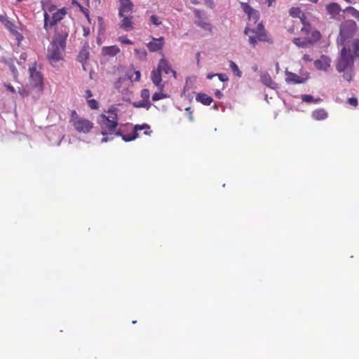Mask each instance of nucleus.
I'll list each match as a JSON object with an SVG mask.
<instances>
[{"label":"nucleus","mask_w":359,"mask_h":359,"mask_svg":"<svg viewBox=\"0 0 359 359\" xmlns=\"http://www.w3.org/2000/svg\"><path fill=\"white\" fill-rule=\"evenodd\" d=\"M109 116L101 114L98 119V123L100 126L101 134L104 136L102 142H107L113 140L115 137L121 136L125 142H130L135 140L138 137V131L144 130L145 135H149L150 127L147 124L135 125L129 134L124 135L118 127L117 114L114 111H108Z\"/></svg>","instance_id":"obj_1"},{"label":"nucleus","mask_w":359,"mask_h":359,"mask_svg":"<svg viewBox=\"0 0 359 359\" xmlns=\"http://www.w3.org/2000/svg\"><path fill=\"white\" fill-rule=\"evenodd\" d=\"M337 43L343 46L359 50V32L356 22L353 20L344 21L339 28Z\"/></svg>","instance_id":"obj_2"},{"label":"nucleus","mask_w":359,"mask_h":359,"mask_svg":"<svg viewBox=\"0 0 359 359\" xmlns=\"http://www.w3.org/2000/svg\"><path fill=\"white\" fill-rule=\"evenodd\" d=\"M244 33L249 37V43L253 47L259 41L271 43L272 39L269 36L262 22H259L256 27H246Z\"/></svg>","instance_id":"obj_3"},{"label":"nucleus","mask_w":359,"mask_h":359,"mask_svg":"<svg viewBox=\"0 0 359 359\" xmlns=\"http://www.w3.org/2000/svg\"><path fill=\"white\" fill-rule=\"evenodd\" d=\"M69 123L76 132L81 134L89 133L94 127L93 121L79 116L75 110L71 111Z\"/></svg>","instance_id":"obj_4"},{"label":"nucleus","mask_w":359,"mask_h":359,"mask_svg":"<svg viewBox=\"0 0 359 359\" xmlns=\"http://www.w3.org/2000/svg\"><path fill=\"white\" fill-rule=\"evenodd\" d=\"M67 13L66 8L57 9L55 12L52 13V16L47 13H43L44 25L43 28L46 32H48L51 28L56 26L57 22H60Z\"/></svg>","instance_id":"obj_5"},{"label":"nucleus","mask_w":359,"mask_h":359,"mask_svg":"<svg viewBox=\"0 0 359 359\" xmlns=\"http://www.w3.org/2000/svg\"><path fill=\"white\" fill-rule=\"evenodd\" d=\"M300 20L303 24L301 32L302 34L306 35V37L307 38L309 43L313 46L320 39L321 34L318 30L311 29V25L310 23L306 21L304 14H303V17H300Z\"/></svg>","instance_id":"obj_6"},{"label":"nucleus","mask_w":359,"mask_h":359,"mask_svg":"<svg viewBox=\"0 0 359 359\" xmlns=\"http://www.w3.org/2000/svg\"><path fill=\"white\" fill-rule=\"evenodd\" d=\"M65 48L50 43L47 53V58L53 66H56L57 62L63 60V53Z\"/></svg>","instance_id":"obj_7"},{"label":"nucleus","mask_w":359,"mask_h":359,"mask_svg":"<svg viewBox=\"0 0 359 359\" xmlns=\"http://www.w3.org/2000/svg\"><path fill=\"white\" fill-rule=\"evenodd\" d=\"M69 36V30L66 27H56L55 36L51 43L66 48V41Z\"/></svg>","instance_id":"obj_8"},{"label":"nucleus","mask_w":359,"mask_h":359,"mask_svg":"<svg viewBox=\"0 0 359 359\" xmlns=\"http://www.w3.org/2000/svg\"><path fill=\"white\" fill-rule=\"evenodd\" d=\"M243 11L248 16V23L246 27H254L259 20V12L252 8L248 3H241Z\"/></svg>","instance_id":"obj_9"},{"label":"nucleus","mask_w":359,"mask_h":359,"mask_svg":"<svg viewBox=\"0 0 359 359\" xmlns=\"http://www.w3.org/2000/svg\"><path fill=\"white\" fill-rule=\"evenodd\" d=\"M29 83L34 88H39L42 90L43 88V76L39 71L36 69V64L34 63L29 68Z\"/></svg>","instance_id":"obj_10"},{"label":"nucleus","mask_w":359,"mask_h":359,"mask_svg":"<svg viewBox=\"0 0 359 359\" xmlns=\"http://www.w3.org/2000/svg\"><path fill=\"white\" fill-rule=\"evenodd\" d=\"M194 13L196 17L195 24L205 31L211 33L213 28L212 24L207 21L206 18L202 15L199 10L194 9Z\"/></svg>","instance_id":"obj_11"},{"label":"nucleus","mask_w":359,"mask_h":359,"mask_svg":"<svg viewBox=\"0 0 359 359\" xmlns=\"http://www.w3.org/2000/svg\"><path fill=\"white\" fill-rule=\"evenodd\" d=\"M164 46V38L161 36L159 38L152 37V41L147 44L149 51L156 52L163 48Z\"/></svg>","instance_id":"obj_12"},{"label":"nucleus","mask_w":359,"mask_h":359,"mask_svg":"<svg viewBox=\"0 0 359 359\" xmlns=\"http://www.w3.org/2000/svg\"><path fill=\"white\" fill-rule=\"evenodd\" d=\"M120 8L118 10V15L122 16L126 14L132 13L133 4L130 0H119Z\"/></svg>","instance_id":"obj_13"},{"label":"nucleus","mask_w":359,"mask_h":359,"mask_svg":"<svg viewBox=\"0 0 359 359\" xmlns=\"http://www.w3.org/2000/svg\"><path fill=\"white\" fill-rule=\"evenodd\" d=\"M122 20L120 22V27L126 32H129L133 29V16L131 13L126 14L122 16Z\"/></svg>","instance_id":"obj_14"},{"label":"nucleus","mask_w":359,"mask_h":359,"mask_svg":"<svg viewBox=\"0 0 359 359\" xmlns=\"http://www.w3.org/2000/svg\"><path fill=\"white\" fill-rule=\"evenodd\" d=\"M157 69H159L161 72H163L166 74H172L175 78L177 77L176 72L171 68L164 57L160 60Z\"/></svg>","instance_id":"obj_15"},{"label":"nucleus","mask_w":359,"mask_h":359,"mask_svg":"<svg viewBox=\"0 0 359 359\" xmlns=\"http://www.w3.org/2000/svg\"><path fill=\"white\" fill-rule=\"evenodd\" d=\"M151 79L153 83L162 90L164 88V84L162 83L161 72L157 68L154 69L151 73Z\"/></svg>","instance_id":"obj_16"},{"label":"nucleus","mask_w":359,"mask_h":359,"mask_svg":"<svg viewBox=\"0 0 359 359\" xmlns=\"http://www.w3.org/2000/svg\"><path fill=\"white\" fill-rule=\"evenodd\" d=\"M149 97L150 92L148 89H143L141 91V97L142 100L138 102L137 107H144L146 109H149L151 107V103L149 102Z\"/></svg>","instance_id":"obj_17"},{"label":"nucleus","mask_w":359,"mask_h":359,"mask_svg":"<svg viewBox=\"0 0 359 359\" xmlns=\"http://www.w3.org/2000/svg\"><path fill=\"white\" fill-rule=\"evenodd\" d=\"M330 59L325 55H321L320 59L314 62L315 66L318 69L326 71L330 67Z\"/></svg>","instance_id":"obj_18"},{"label":"nucleus","mask_w":359,"mask_h":359,"mask_svg":"<svg viewBox=\"0 0 359 359\" xmlns=\"http://www.w3.org/2000/svg\"><path fill=\"white\" fill-rule=\"evenodd\" d=\"M286 79L285 81L288 83L292 84H299L303 83L305 81V79L299 76L295 73L291 72H285Z\"/></svg>","instance_id":"obj_19"},{"label":"nucleus","mask_w":359,"mask_h":359,"mask_svg":"<svg viewBox=\"0 0 359 359\" xmlns=\"http://www.w3.org/2000/svg\"><path fill=\"white\" fill-rule=\"evenodd\" d=\"M130 83V79L127 77L119 78L115 83V88L121 93H124Z\"/></svg>","instance_id":"obj_20"},{"label":"nucleus","mask_w":359,"mask_h":359,"mask_svg":"<svg viewBox=\"0 0 359 359\" xmlns=\"http://www.w3.org/2000/svg\"><path fill=\"white\" fill-rule=\"evenodd\" d=\"M326 11L329 15L332 18H335L338 15L341 11L340 6L337 3H331L327 5Z\"/></svg>","instance_id":"obj_21"},{"label":"nucleus","mask_w":359,"mask_h":359,"mask_svg":"<svg viewBox=\"0 0 359 359\" xmlns=\"http://www.w3.org/2000/svg\"><path fill=\"white\" fill-rule=\"evenodd\" d=\"M102 53L104 55L114 57L120 53V48L116 46H104L102 48Z\"/></svg>","instance_id":"obj_22"},{"label":"nucleus","mask_w":359,"mask_h":359,"mask_svg":"<svg viewBox=\"0 0 359 359\" xmlns=\"http://www.w3.org/2000/svg\"><path fill=\"white\" fill-rule=\"evenodd\" d=\"M196 100L203 105L209 106L212 102V98L205 93H199L196 95Z\"/></svg>","instance_id":"obj_23"},{"label":"nucleus","mask_w":359,"mask_h":359,"mask_svg":"<svg viewBox=\"0 0 359 359\" xmlns=\"http://www.w3.org/2000/svg\"><path fill=\"white\" fill-rule=\"evenodd\" d=\"M260 79L262 83L271 88H276L277 86V84L272 80L271 76L268 73H264L261 75Z\"/></svg>","instance_id":"obj_24"},{"label":"nucleus","mask_w":359,"mask_h":359,"mask_svg":"<svg viewBox=\"0 0 359 359\" xmlns=\"http://www.w3.org/2000/svg\"><path fill=\"white\" fill-rule=\"evenodd\" d=\"M311 116L316 121H323L327 118L328 114L324 109H318L312 112Z\"/></svg>","instance_id":"obj_25"},{"label":"nucleus","mask_w":359,"mask_h":359,"mask_svg":"<svg viewBox=\"0 0 359 359\" xmlns=\"http://www.w3.org/2000/svg\"><path fill=\"white\" fill-rule=\"evenodd\" d=\"M42 9L44 11V13H53L55 12L57 9L56 6L50 4V0H42L41 1Z\"/></svg>","instance_id":"obj_26"},{"label":"nucleus","mask_w":359,"mask_h":359,"mask_svg":"<svg viewBox=\"0 0 359 359\" xmlns=\"http://www.w3.org/2000/svg\"><path fill=\"white\" fill-rule=\"evenodd\" d=\"M293 43L298 46L299 48H310L311 45L309 43V41L306 37L302 38H294Z\"/></svg>","instance_id":"obj_27"},{"label":"nucleus","mask_w":359,"mask_h":359,"mask_svg":"<svg viewBox=\"0 0 359 359\" xmlns=\"http://www.w3.org/2000/svg\"><path fill=\"white\" fill-rule=\"evenodd\" d=\"M0 22L11 32L15 31V25L11 22L6 15H0Z\"/></svg>","instance_id":"obj_28"},{"label":"nucleus","mask_w":359,"mask_h":359,"mask_svg":"<svg viewBox=\"0 0 359 359\" xmlns=\"http://www.w3.org/2000/svg\"><path fill=\"white\" fill-rule=\"evenodd\" d=\"M89 56V53L86 48H82L78 56H77V60L80 62L81 63L84 65V63L86 62Z\"/></svg>","instance_id":"obj_29"},{"label":"nucleus","mask_w":359,"mask_h":359,"mask_svg":"<svg viewBox=\"0 0 359 359\" xmlns=\"http://www.w3.org/2000/svg\"><path fill=\"white\" fill-rule=\"evenodd\" d=\"M346 13L359 21V11L352 6H348L344 10Z\"/></svg>","instance_id":"obj_30"},{"label":"nucleus","mask_w":359,"mask_h":359,"mask_svg":"<svg viewBox=\"0 0 359 359\" xmlns=\"http://www.w3.org/2000/svg\"><path fill=\"white\" fill-rule=\"evenodd\" d=\"M229 67L236 76L238 77H241L242 76L241 71L239 69L238 65L233 61H230Z\"/></svg>","instance_id":"obj_31"},{"label":"nucleus","mask_w":359,"mask_h":359,"mask_svg":"<svg viewBox=\"0 0 359 359\" xmlns=\"http://www.w3.org/2000/svg\"><path fill=\"white\" fill-rule=\"evenodd\" d=\"M135 53L140 59L143 60L147 57V52L144 48L135 49Z\"/></svg>","instance_id":"obj_32"},{"label":"nucleus","mask_w":359,"mask_h":359,"mask_svg":"<svg viewBox=\"0 0 359 359\" xmlns=\"http://www.w3.org/2000/svg\"><path fill=\"white\" fill-rule=\"evenodd\" d=\"M302 101H304L305 102H307V103H310V102H314L316 103V102H318V100L320 99L316 100L314 101V99H313V96H311V95H303L302 96Z\"/></svg>","instance_id":"obj_33"},{"label":"nucleus","mask_w":359,"mask_h":359,"mask_svg":"<svg viewBox=\"0 0 359 359\" xmlns=\"http://www.w3.org/2000/svg\"><path fill=\"white\" fill-rule=\"evenodd\" d=\"M346 70H347V72H344V74H343V77L345 80H346L348 81H351L353 76V71L351 69H346Z\"/></svg>","instance_id":"obj_34"},{"label":"nucleus","mask_w":359,"mask_h":359,"mask_svg":"<svg viewBox=\"0 0 359 359\" xmlns=\"http://www.w3.org/2000/svg\"><path fill=\"white\" fill-rule=\"evenodd\" d=\"M150 22L156 25V26H158L160 25H161L162 22L161 20H160V18L156 15H152L151 17H150Z\"/></svg>","instance_id":"obj_35"},{"label":"nucleus","mask_w":359,"mask_h":359,"mask_svg":"<svg viewBox=\"0 0 359 359\" xmlns=\"http://www.w3.org/2000/svg\"><path fill=\"white\" fill-rule=\"evenodd\" d=\"M167 96L165 94L160 92V93H155L153 95H152V100L156 102V101H158L159 100H161V99H163V98H165Z\"/></svg>","instance_id":"obj_36"},{"label":"nucleus","mask_w":359,"mask_h":359,"mask_svg":"<svg viewBox=\"0 0 359 359\" xmlns=\"http://www.w3.org/2000/svg\"><path fill=\"white\" fill-rule=\"evenodd\" d=\"M88 104L91 109H97L98 108V102L95 99L88 100Z\"/></svg>","instance_id":"obj_37"},{"label":"nucleus","mask_w":359,"mask_h":359,"mask_svg":"<svg viewBox=\"0 0 359 359\" xmlns=\"http://www.w3.org/2000/svg\"><path fill=\"white\" fill-rule=\"evenodd\" d=\"M118 41L119 42H121V43H125V44H130H130L133 43V42L131 40L127 39L124 36L118 37Z\"/></svg>","instance_id":"obj_38"},{"label":"nucleus","mask_w":359,"mask_h":359,"mask_svg":"<svg viewBox=\"0 0 359 359\" xmlns=\"http://www.w3.org/2000/svg\"><path fill=\"white\" fill-rule=\"evenodd\" d=\"M215 75H217L218 79L222 82H225L229 80L228 76L225 74H215Z\"/></svg>","instance_id":"obj_39"},{"label":"nucleus","mask_w":359,"mask_h":359,"mask_svg":"<svg viewBox=\"0 0 359 359\" xmlns=\"http://www.w3.org/2000/svg\"><path fill=\"white\" fill-rule=\"evenodd\" d=\"M348 103L353 107L358 105V100L356 97H351L348 100Z\"/></svg>","instance_id":"obj_40"},{"label":"nucleus","mask_w":359,"mask_h":359,"mask_svg":"<svg viewBox=\"0 0 359 359\" xmlns=\"http://www.w3.org/2000/svg\"><path fill=\"white\" fill-rule=\"evenodd\" d=\"M302 60L304 62H307L312 61L313 59L311 57V56L309 55L305 54L303 55Z\"/></svg>","instance_id":"obj_41"},{"label":"nucleus","mask_w":359,"mask_h":359,"mask_svg":"<svg viewBox=\"0 0 359 359\" xmlns=\"http://www.w3.org/2000/svg\"><path fill=\"white\" fill-rule=\"evenodd\" d=\"M205 4L207 6L210 7V8H213L215 6V3L213 0H205Z\"/></svg>","instance_id":"obj_42"},{"label":"nucleus","mask_w":359,"mask_h":359,"mask_svg":"<svg viewBox=\"0 0 359 359\" xmlns=\"http://www.w3.org/2000/svg\"><path fill=\"white\" fill-rule=\"evenodd\" d=\"M76 4L79 6L80 8V10L87 16L88 17V11L83 8V6H81L78 2H76Z\"/></svg>","instance_id":"obj_43"},{"label":"nucleus","mask_w":359,"mask_h":359,"mask_svg":"<svg viewBox=\"0 0 359 359\" xmlns=\"http://www.w3.org/2000/svg\"><path fill=\"white\" fill-rule=\"evenodd\" d=\"M135 81H139L140 80V77H141L140 72V71H135Z\"/></svg>","instance_id":"obj_44"},{"label":"nucleus","mask_w":359,"mask_h":359,"mask_svg":"<svg viewBox=\"0 0 359 359\" xmlns=\"http://www.w3.org/2000/svg\"><path fill=\"white\" fill-rule=\"evenodd\" d=\"M186 111H187L189 112V118L191 121H192L194 120V118H193V115H192V111H191V107H187L186 109Z\"/></svg>","instance_id":"obj_45"},{"label":"nucleus","mask_w":359,"mask_h":359,"mask_svg":"<svg viewBox=\"0 0 359 359\" xmlns=\"http://www.w3.org/2000/svg\"><path fill=\"white\" fill-rule=\"evenodd\" d=\"M215 95L219 99H220L222 97V95H223L222 92L220 90H216V92L215 93Z\"/></svg>","instance_id":"obj_46"},{"label":"nucleus","mask_w":359,"mask_h":359,"mask_svg":"<svg viewBox=\"0 0 359 359\" xmlns=\"http://www.w3.org/2000/svg\"><path fill=\"white\" fill-rule=\"evenodd\" d=\"M86 97H90L93 95V94H92V93H91V91L90 90H87L86 91Z\"/></svg>","instance_id":"obj_47"},{"label":"nucleus","mask_w":359,"mask_h":359,"mask_svg":"<svg viewBox=\"0 0 359 359\" xmlns=\"http://www.w3.org/2000/svg\"><path fill=\"white\" fill-rule=\"evenodd\" d=\"M200 56H201L200 53H199V52H198V53H197V54H196V60H197V63H198V64H199V62H200Z\"/></svg>","instance_id":"obj_48"},{"label":"nucleus","mask_w":359,"mask_h":359,"mask_svg":"<svg viewBox=\"0 0 359 359\" xmlns=\"http://www.w3.org/2000/svg\"><path fill=\"white\" fill-rule=\"evenodd\" d=\"M214 76H217V75H215V74H209L207 75V79H212Z\"/></svg>","instance_id":"obj_49"},{"label":"nucleus","mask_w":359,"mask_h":359,"mask_svg":"<svg viewBox=\"0 0 359 359\" xmlns=\"http://www.w3.org/2000/svg\"><path fill=\"white\" fill-rule=\"evenodd\" d=\"M276 0H268L269 6H271Z\"/></svg>","instance_id":"obj_50"},{"label":"nucleus","mask_w":359,"mask_h":359,"mask_svg":"<svg viewBox=\"0 0 359 359\" xmlns=\"http://www.w3.org/2000/svg\"><path fill=\"white\" fill-rule=\"evenodd\" d=\"M191 3L193 4H198L199 2L197 0H191Z\"/></svg>","instance_id":"obj_51"},{"label":"nucleus","mask_w":359,"mask_h":359,"mask_svg":"<svg viewBox=\"0 0 359 359\" xmlns=\"http://www.w3.org/2000/svg\"><path fill=\"white\" fill-rule=\"evenodd\" d=\"M8 89H9V90H10L11 91H12V92H14V91H15V90H14V88H13V87L10 86H8Z\"/></svg>","instance_id":"obj_52"},{"label":"nucleus","mask_w":359,"mask_h":359,"mask_svg":"<svg viewBox=\"0 0 359 359\" xmlns=\"http://www.w3.org/2000/svg\"><path fill=\"white\" fill-rule=\"evenodd\" d=\"M309 1L312 3H317L318 0H309Z\"/></svg>","instance_id":"obj_53"},{"label":"nucleus","mask_w":359,"mask_h":359,"mask_svg":"<svg viewBox=\"0 0 359 359\" xmlns=\"http://www.w3.org/2000/svg\"><path fill=\"white\" fill-rule=\"evenodd\" d=\"M290 14H291L292 15H294L293 10H291V11H290Z\"/></svg>","instance_id":"obj_54"},{"label":"nucleus","mask_w":359,"mask_h":359,"mask_svg":"<svg viewBox=\"0 0 359 359\" xmlns=\"http://www.w3.org/2000/svg\"><path fill=\"white\" fill-rule=\"evenodd\" d=\"M18 2H21L23 0H17Z\"/></svg>","instance_id":"obj_55"}]
</instances>
